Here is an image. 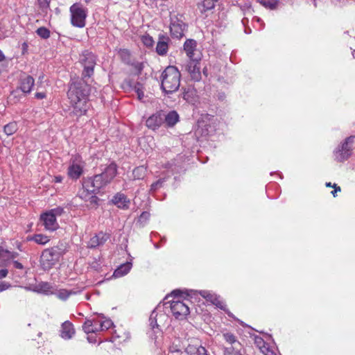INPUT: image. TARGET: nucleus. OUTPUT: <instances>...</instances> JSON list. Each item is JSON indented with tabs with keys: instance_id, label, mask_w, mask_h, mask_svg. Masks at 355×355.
<instances>
[{
	"instance_id": "23",
	"label": "nucleus",
	"mask_w": 355,
	"mask_h": 355,
	"mask_svg": "<svg viewBox=\"0 0 355 355\" xmlns=\"http://www.w3.org/2000/svg\"><path fill=\"white\" fill-rule=\"evenodd\" d=\"M164 123L168 127H173L179 121V115L175 111H171L167 114L163 112Z\"/></svg>"
},
{
	"instance_id": "5",
	"label": "nucleus",
	"mask_w": 355,
	"mask_h": 355,
	"mask_svg": "<svg viewBox=\"0 0 355 355\" xmlns=\"http://www.w3.org/2000/svg\"><path fill=\"white\" fill-rule=\"evenodd\" d=\"M162 77L161 87L165 93H173L180 87L181 75L177 67L174 66L166 67Z\"/></svg>"
},
{
	"instance_id": "32",
	"label": "nucleus",
	"mask_w": 355,
	"mask_h": 355,
	"mask_svg": "<svg viewBox=\"0 0 355 355\" xmlns=\"http://www.w3.org/2000/svg\"><path fill=\"white\" fill-rule=\"evenodd\" d=\"M223 338L227 343L231 345L230 347H241L240 343L236 340L234 335L231 333H225L223 334Z\"/></svg>"
},
{
	"instance_id": "63",
	"label": "nucleus",
	"mask_w": 355,
	"mask_h": 355,
	"mask_svg": "<svg viewBox=\"0 0 355 355\" xmlns=\"http://www.w3.org/2000/svg\"><path fill=\"white\" fill-rule=\"evenodd\" d=\"M256 20H257V21H261V19H260V18H259V17H256Z\"/></svg>"
},
{
	"instance_id": "45",
	"label": "nucleus",
	"mask_w": 355,
	"mask_h": 355,
	"mask_svg": "<svg viewBox=\"0 0 355 355\" xmlns=\"http://www.w3.org/2000/svg\"><path fill=\"white\" fill-rule=\"evenodd\" d=\"M119 53H120L121 57L125 61H128L129 53H128V51L127 50H125V49L121 50Z\"/></svg>"
},
{
	"instance_id": "35",
	"label": "nucleus",
	"mask_w": 355,
	"mask_h": 355,
	"mask_svg": "<svg viewBox=\"0 0 355 355\" xmlns=\"http://www.w3.org/2000/svg\"><path fill=\"white\" fill-rule=\"evenodd\" d=\"M224 355H243L241 352V347H226L224 348Z\"/></svg>"
},
{
	"instance_id": "43",
	"label": "nucleus",
	"mask_w": 355,
	"mask_h": 355,
	"mask_svg": "<svg viewBox=\"0 0 355 355\" xmlns=\"http://www.w3.org/2000/svg\"><path fill=\"white\" fill-rule=\"evenodd\" d=\"M168 37L165 36L163 34L159 35V40L157 42V44L161 45V44H168Z\"/></svg>"
},
{
	"instance_id": "46",
	"label": "nucleus",
	"mask_w": 355,
	"mask_h": 355,
	"mask_svg": "<svg viewBox=\"0 0 355 355\" xmlns=\"http://www.w3.org/2000/svg\"><path fill=\"white\" fill-rule=\"evenodd\" d=\"M10 287V284L6 282H0V292L7 290Z\"/></svg>"
},
{
	"instance_id": "56",
	"label": "nucleus",
	"mask_w": 355,
	"mask_h": 355,
	"mask_svg": "<svg viewBox=\"0 0 355 355\" xmlns=\"http://www.w3.org/2000/svg\"><path fill=\"white\" fill-rule=\"evenodd\" d=\"M5 56L3 53V52L1 51V50H0V61H2L3 59H4Z\"/></svg>"
},
{
	"instance_id": "57",
	"label": "nucleus",
	"mask_w": 355,
	"mask_h": 355,
	"mask_svg": "<svg viewBox=\"0 0 355 355\" xmlns=\"http://www.w3.org/2000/svg\"><path fill=\"white\" fill-rule=\"evenodd\" d=\"M326 186H327V187H333V185L331 184V182H327V183H326Z\"/></svg>"
},
{
	"instance_id": "18",
	"label": "nucleus",
	"mask_w": 355,
	"mask_h": 355,
	"mask_svg": "<svg viewBox=\"0 0 355 355\" xmlns=\"http://www.w3.org/2000/svg\"><path fill=\"white\" fill-rule=\"evenodd\" d=\"M116 166L115 164H110L107 166L104 171L98 174V175H102L103 182L105 185L110 183L113 178L116 176Z\"/></svg>"
},
{
	"instance_id": "60",
	"label": "nucleus",
	"mask_w": 355,
	"mask_h": 355,
	"mask_svg": "<svg viewBox=\"0 0 355 355\" xmlns=\"http://www.w3.org/2000/svg\"><path fill=\"white\" fill-rule=\"evenodd\" d=\"M211 131L208 130V128L206 129V132L205 135H208Z\"/></svg>"
},
{
	"instance_id": "42",
	"label": "nucleus",
	"mask_w": 355,
	"mask_h": 355,
	"mask_svg": "<svg viewBox=\"0 0 355 355\" xmlns=\"http://www.w3.org/2000/svg\"><path fill=\"white\" fill-rule=\"evenodd\" d=\"M168 51V46H156V52L160 55H164Z\"/></svg>"
},
{
	"instance_id": "36",
	"label": "nucleus",
	"mask_w": 355,
	"mask_h": 355,
	"mask_svg": "<svg viewBox=\"0 0 355 355\" xmlns=\"http://www.w3.org/2000/svg\"><path fill=\"white\" fill-rule=\"evenodd\" d=\"M195 91L193 89L189 88L187 90H184L182 94L183 98L188 103H193L194 101Z\"/></svg>"
},
{
	"instance_id": "50",
	"label": "nucleus",
	"mask_w": 355,
	"mask_h": 355,
	"mask_svg": "<svg viewBox=\"0 0 355 355\" xmlns=\"http://www.w3.org/2000/svg\"><path fill=\"white\" fill-rule=\"evenodd\" d=\"M13 266L15 268H17V269H23V268H24L23 265L17 261H15L13 262Z\"/></svg>"
},
{
	"instance_id": "48",
	"label": "nucleus",
	"mask_w": 355,
	"mask_h": 355,
	"mask_svg": "<svg viewBox=\"0 0 355 355\" xmlns=\"http://www.w3.org/2000/svg\"><path fill=\"white\" fill-rule=\"evenodd\" d=\"M8 270L6 269H1L0 270V279H3L6 277L8 275Z\"/></svg>"
},
{
	"instance_id": "8",
	"label": "nucleus",
	"mask_w": 355,
	"mask_h": 355,
	"mask_svg": "<svg viewBox=\"0 0 355 355\" xmlns=\"http://www.w3.org/2000/svg\"><path fill=\"white\" fill-rule=\"evenodd\" d=\"M165 309H170L173 315L176 319L182 320L189 313L188 304L179 299L168 300L163 304Z\"/></svg>"
},
{
	"instance_id": "58",
	"label": "nucleus",
	"mask_w": 355,
	"mask_h": 355,
	"mask_svg": "<svg viewBox=\"0 0 355 355\" xmlns=\"http://www.w3.org/2000/svg\"><path fill=\"white\" fill-rule=\"evenodd\" d=\"M203 123H204V121H202V122L199 121V122H198V126H199V127L205 126V125H203Z\"/></svg>"
},
{
	"instance_id": "14",
	"label": "nucleus",
	"mask_w": 355,
	"mask_h": 355,
	"mask_svg": "<svg viewBox=\"0 0 355 355\" xmlns=\"http://www.w3.org/2000/svg\"><path fill=\"white\" fill-rule=\"evenodd\" d=\"M187 295H200L202 297L206 299L208 302H211L213 304H215L217 307L220 309H225V305L224 303L220 300L219 297L217 296L214 293L209 291H190V293H188V291H186Z\"/></svg>"
},
{
	"instance_id": "1",
	"label": "nucleus",
	"mask_w": 355,
	"mask_h": 355,
	"mask_svg": "<svg viewBox=\"0 0 355 355\" xmlns=\"http://www.w3.org/2000/svg\"><path fill=\"white\" fill-rule=\"evenodd\" d=\"M90 92L89 85L83 78L73 81L68 91V98L72 108L71 114L77 118L86 114L89 107L88 96Z\"/></svg>"
},
{
	"instance_id": "59",
	"label": "nucleus",
	"mask_w": 355,
	"mask_h": 355,
	"mask_svg": "<svg viewBox=\"0 0 355 355\" xmlns=\"http://www.w3.org/2000/svg\"><path fill=\"white\" fill-rule=\"evenodd\" d=\"M203 73L207 76V69L206 68H204L203 69Z\"/></svg>"
},
{
	"instance_id": "22",
	"label": "nucleus",
	"mask_w": 355,
	"mask_h": 355,
	"mask_svg": "<svg viewBox=\"0 0 355 355\" xmlns=\"http://www.w3.org/2000/svg\"><path fill=\"white\" fill-rule=\"evenodd\" d=\"M26 289L45 295L53 293L51 291V286L48 282H40L38 284L35 285L33 288H26Z\"/></svg>"
},
{
	"instance_id": "12",
	"label": "nucleus",
	"mask_w": 355,
	"mask_h": 355,
	"mask_svg": "<svg viewBox=\"0 0 355 355\" xmlns=\"http://www.w3.org/2000/svg\"><path fill=\"white\" fill-rule=\"evenodd\" d=\"M71 13V23L73 26L83 28L85 26L87 10L80 3H73L69 8Z\"/></svg>"
},
{
	"instance_id": "34",
	"label": "nucleus",
	"mask_w": 355,
	"mask_h": 355,
	"mask_svg": "<svg viewBox=\"0 0 355 355\" xmlns=\"http://www.w3.org/2000/svg\"><path fill=\"white\" fill-rule=\"evenodd\" d=\"M72 294H75V292H73L72 291H68L66 289H60L55 293L56 297L61 300H67L69 297Z\"/></svg>"
},
{
	"instance_id": "10",
	"label": "nucleus",
	"mask_w": 355,
	"mask_h": 355,
	"mask_svg": "<svg viewBox=\"0 0 355 355\" xmlns=\"http://www.w3.org/2000/svg\"><path fill=\"white\" fill-rule=\"evenodd\" d=\"M63 212V209L55 208L44 213L40 216V221L42 225L48 231H55L59 227L56 220L57 216H60Z\"/></svg>"
},
{
	"instance_id": "44",
	"label": "nucleus",
	"mask_w": 355,
	"mask_h": 355,
	"mask_svg": "<svg viewBox=\"0 0 355 355\" xmlns=\"http://www.w3.org/2000/svg\"><path fill=\"white\" fill-rule=\"evenodd\" d=\"M150 218V213L147 211H144L141 213L139 217V221L141 223L146 222Z\"/></svg>"
},
{
	"instance_id": "54",
	"label": "nucleus",
	"mask_w": 355,
	"mask_h": 355,
	"mask_svg": "<svg viewBox=\"0 0 355 355\" xmlns=\"http://www.w3.org/2000/svg\"><path fill=\"white\" fill-rule=\"evenodd\" d=\"M62 177L61 175H58V176H55L54 178V182H58V183H60L62 181Z\"/></svg>"
},
{
	"instance_id": "49",
	"label": "nucleus",
	"mask_w": 355,
	"mask_h": 355,
	"mask_svg": "<svg viewBox=\"0 0 355 355\" xmlns=\"http://www.w3.org/2000/svg\"><path fill=\"white\" fill-rule=\"evenodd\" d=\"M35 97H36L37 98H38V99H42V98H45V97H46V94H45V93H44V92H37V93L35 94Z\"/></svg>"
},
{
	"instance_id": "7",
	"label": "nucleus",
	"mask_w": 355,
	"mask_h": 355,
	"mask_svg": "<svg viewBox=\"0 0 355 355\" xmlns=\"http://www.w3.org/2000/svg\"><path fill=\"white\" fill-rule=\"evenodd\" d=\"M61 254L60 250L57 247L44 250L40 257V265L42 269L50 270L59 261Z\"/></svg>"
},
{
	"instance_id": "25",
	"label": "nucleus",
	"mask_w": 355,
	"mask_h": 355,
	"mask_svg": "<svg viewBox=\"0 0 355 355\" xmlns=\"http://www.w3.org/2000/svg\"><path fill=\"white\" fill-rule=\"evenodd\" d=\"M34 85V79L30 76H27L22 78L20 83V89L24 93H29Z\"/></svg>"
},
{
	"instance_id": "17",
	"label": "nucleus",
	"mask_w": 355,
	"mask_h": 355,
	"mask_svg": "<svg viewBox=\"0 0 355 355\" xmlns=\"http://www.w3.org/2000/svg\"><path fill=\"white\" fill-rule=\"evenodd\" d=\"M254 343L264 355H279L276 353V349L270 347L260 336H255Z\"/></svg>"
},
{
	"instance_id": "24",
	"label": "nucleus",
	"mask_w": 355,
	"mask_h": 355,
	"mask_svg": "<svg viewBox=\"0 0 355 355\" xmlns=\"http://www.w3.org/2000/svg\"><path fill=\"white\" fill-rule=\"evenodd\" d=\"M185 351L189 355H207L206 349L198 345H189Z\"/></svg>"
},
{
	"instance_id": "20",
	"label": "nucleus",
	"mask_w": 355,
	"mask_h": 355,
	"mask_svg": "<svg viewBox=\"0 0 355 355\" xmlns=\"http://www.w3.org/2000/svg\"><path fill=\"white\" fill-rule=\"evenodd\" d=\"M75 334L73 325L69 321L62 323L60 330V336L64 340L71 339Z\"/></svg>"
},
{
	"instance_id": "51",
	"label": "nucleus",
	"mask_w": 355,
	"mask_h": 355,
	"mask_svg": "<svg viewBox=\"0 0 355 355\" xmlns=\"http://www.w3.org/2000/svg\"><path fill=\"white\" fill-rule=\"evenodd\" d=\"M182 292L180 290H175L171 293V296L174 295L176 297L180 296Z\"/></svg>"
},
{
	"instance_id": "52",
	"label": "nucleus",
	"mask_w": 355,
	"mask_h": 355,
	"mask_svg": "<svg viewBox=\"0 0 355 355\" xmlns=\"http://www.w3.org/2000/svg\"><path fill=\"white\" fill-rule=\"evenodd\" d=\"M40 5L42 7H47L49 6V1L48 0H39Z\"/></svg>"
},
{
	"instance_id": "26",
	"label": "nucleus",
	"mask_w": 355,
	"mask_h": 355,
	"mask_svg": "<svg viewBox=\"0 0 355 355\" xmlns=\"http://www.w3.org/2000/svg\"><path fill=\"white\" fill-rule=\"evenodd\" d=\"M131 268L132 263L130 262L121 264L114 270L113 276L116 278L121 277L127 275L130 272Z\"/></svg>"
},
{
	"instance_id": "16",
	"label": "nucleus",
	"mask_w": 355,
	"mask_h": 355,
	"mask_svg": "<svg viewBox=\"0 0 355 355\" xmlns=\"http://www.w3.org/2000/svg\"><path fill=\"white\" fill-rule=\"evenodd\" d=\"M164 123L163 112H157L150 116L146 121V126L153 130H157Z\"/></svg>"
},
{
	"instance_id": "37",
	"label": "nucleus",
	"mask_w": 355,
	"mask_h": 355,
	"mask_svg": "<svg viewBox=\"0 0 355 355\" xmlns=\"http://www.w3.org/2000/svg\"><path fill=\"white\" fill-rule=\"evenodd\" d=\"M130 86L133 87L134 90L137 93L138 99L139 101H144V92L142 85L140 83H136L134 86H132V85L130 84Z\"/></svg>"
},
{
	"instance_id": "38",
	"label": "nucleus",
	"mask_w": 355,
	"mask_h": 355,
	"mask_svg": "<svg viewBox=\"0 0 355 355\" xmlns=\"http://www.w3.org/2000/svg\"><path fill=\"white\" fill-rule=\"evenodd\" d=\"M168 355H186L180 347L173 343L170 346Z\"/></svg>"
},
{
	"instance_id": "4",
	"label": "nucleus",
	"mask_w": 355,
	"mask_h": 355,
	"mask_svg": "<svg viewBox=\"0 0 355 355\" xmlns=\"http://www.w3.org/2000/svg\"><path fill=\"white\" fill-rule=\"evenodd\" d=\"M202 46H184V50L190 59L187 66V70L191 79L199 81L201 79L200 61L202 57Z\"/></svg>"
},
{
	"instance_id": "28",
	"label": "nucleus",
	"mask_w": 355,
	"mask_h": 355,
	"mask_svg": "<svg viewBox=\"0 0 355 355\" xmlns=\"http://www.w3.org/2000/svg\"><path fill=\"white\" fill-rule=\"evenodd\" d=\"M261 6L270 10H275L279 4V0H257Z\"/></svg>"
},
{
	"instance_id": "40",
	"label": "nucleus",
	"mask_w": 355,
	"mask_h": 355,
	"mask_svg": "<svg viewBox=\"0 0 355 355\" xmlns=\"http://www.w3.org/2000/svg\"><path fill=\"white\" fill-rule=\"evenodd\" d=\"M141 41L143 44H153L155 41L153 39V37L149 34H144L141 37Z\"/></svg>"
},
{
	"instance_id": "64",
	"label": "nucleus",
	"mask_w": 355,
	"mask_h": 355,
	"mask_svg": "<svg viewBox=\"0 0 355 355\" xmlns=\"http://www.w3.org/2000/svg\"><path fill=\"white\" fill-rule=\"evenodd\" d=\"M171 296H166L165 300H167Z\"/></svg>"
},
{
	"instance_id": "19",
	"label": "nucleus",
	"mask_w": 355,
	"mask_h": 355,
	"mask_svg": "<svg viewBox=\"0 0 355 355\" xmlns=\"http://www.w3.org/2000/svg\"><path fill=\"white\" fill-rule=\"evenodd\" d=\"M109 234L101 232L90 239L88 242V247L93 248L103 245L109 239Z\"/></svg>"
},
{
	"instance_id": "31",
	"label": "nucleus",
	"mask_w": 355,
	"mask_h": 355,
	"mask_svg": "<svg viewBox=\"0 0 355 355\" xmlns=\"http://www.w3.org/2000/svg\"><path fill=\"white\" fill-rule=\"evenodd\" d=\"M18 129L17 124L15 121H12L3 126V132L7 136L15 134Z\"/></svg>"
},
{
	"instance_id": "29",
	"label": "nucleus",
	"mask_w": 355,
	"mask_h": 355,
	"mask_svg": "<svg viewBox=\"0 0 355 355\" xmlns=\"http://www.w3.org/2000/svg\"><path fill=\"white\" fill-rule=\"evenodd\" d=\"M28 240L33 241L36 243L40 245H45L50 241L49 236L42 234H35L33 236L30 237Z\"/></svg>"
},
{
	"instance_id": "53",
	"label": "nucleus",
	"mask_w": 355,
	"mask_h": 355,
	"mask_svg": "<svg viewBox=\"0 0 355 355\" xmlns=\"http://www.w3.org/2000/svg\"><path fill=\"white\" fill-rule=\"evenodd\" d=\"M183 44H196V41L191 39H186Z\"/></svg>"
},
{
	"instance_id": "13",
	"label": "nucleus",
	"mask_w": 355,
	"mask_h": 355,
	"mask_svg": "<svg viewBox=\"0 0 355 355\" xmlns=\"http://www.w3.org/2000/svg\"><path fill=\"white\" fill-rule=\"evenodd\" d=\"M96 56L92 52L84 51L80 55V62L83 67V78H90L94 73V67L96 65Z\"/></svg>"
},
{
	"instance_id": "61",
	"label": "nucleus",
	"mask_w": 355,
	"mask_h": 355,
	"mask_svg": "<svg viewBox=\"0 0 355 355\" xmlns=\"http://www.w3.org/2000/svg\"><path fill=\"white\" fill-rule=\"evenodd\" d=\"M353 57L355 58V49H354L352 52Z\"/></svg>"
},
{
	"instance_id": "47",
	"label": "nucleus",
	"mask_w": 355,
	"mask_h": 355,
	"mask_svg": "<svg viewBox=\"0 0 355 355\" xmlns=\"http://www.w3.org/2000/svg\"><path fill=\"white\" fill-rule=\"evenodd\" d=\"M333 187L334 188V191H331V193L334 196V197H336L337 192L340 191V187L337 186L336 184L333 185Z\"/></svg>"
},
{
	"instance_id": "6",
	"label": "nucleus",
	"mask_w": 355,
	"mask_h": 355,
	"mask_svg": "<svg viewBox=\"0 0 355 355\" xmlns=\"http://www.w3.org/2000/svg\"><path fill=\"white\" fill-rule=\"evenodd\" d=\"M111 320L105 318L102 315H98L92 319H87L83 325V329L87 334L97 333L98 331L109 329L112 327Z\"/></svg>"
},
{
	"instance_id": "41",
	"label": "nucleus",
	"mask_w": 355,
	"mask_h": 355,
	"mask_svg": "<svg viewBox=\"0 0 355 355\" xmlns=\"http://www.w3.org/2000/svg\"><path fill=\"white\" fill-rule=\"evenodd\" d=\"M164 182V179H159L157 182L153 183L150 186V192H155L161 188Z\"/></svg>"
},
{
	"instance_id": "39",
	"label": "nucleus",
	"mask_w": 355,
	"mask_h": 355,
	"mask_svg": "<svg viewBox=\"0 0 355 355\" xmlns=\"http://www.w3.org/2000/svg\"><path fill=\"white\" fill-rule=\"evenodd\" d=\"M36 32L39 36L44 39L50 36V31L44 27L39 28Z\"/></svg>"
},
{
	"instance_id": "55",
	"label": "nucleus",
	"mask_w": 355,
	"mask_h": 355,
	"mask_svg": "<svg viewBox=\"0 0 355 355\" xmlns=\"http://www.w3.org/2000/svg\"><path fill=\"white\" fill-rule=\"evenodd\" d=\"M43 78H44V76H41L39 77L40 82H38L37 89H39V88L41 87Z\"/></svg>"
},
{
	"instance_id": "30",
	"label": "nucleus",
	"mask_w": 355,
	"mask_h": 355,
	"mask_svg": "<svg viewBox=\"0 0 355 355\" xmlns=\"http://www.w3.org/2000/svg\"><path fill=\"white\" fill-rule=\"evenodd\" d=\"M146 168L144 166H140L134 169L132 175L135 180H142L146 175Z\"/></svg>"
},
{
	"instance_id": "62",
	"label": "nucleus",
	"mask_w": 355,
	"mask_h": 355,
	"mask_svg": "<svg viewBox=\"0 0 355 355\" xmlns=\"http://www.w3.org/2000/svg\"><path fill=\"white\" fill-rule=\"evenodd\" d=\"M206 119L210 120L211 117L209 115L205 116V117Z\"/></svg>"
},
{
	"instance_id": "3",
	"label": "nucleus",
	"mask_w": 355,
	"mask_h": 355,
	"mask_svg": "<svg viewBox=\"0 0 355 355\" xmlns=\"http://www.w3.org/2000/svg\"><path fill=\"white\" fill-rule=\"evenodd\" d=\"M105 186L102 175L98 174L87 178L83 182V188L78 191V196L85 201L89 200L91 204H96L98 198L95 194Z\"/></svg>"
},
{
	"instance_id": "2",
	"label": "nucleus",
	"mask_w": 355,
	"mask_h": 355,
	"mask_svg": "<svg viewBox=\"0 0 355 355\" xmlns=\"http://www.w3.org/2000/svg\"><path fill=\"white\" fill-rule=\"evenodd\" d=\"M164 306L158 305L151 313L149 318L151 332L149 333L150 339L154 341L157 347H160L162 343V330L168 326L170 319L164 311Z\"/></svg>"
},
{
	"instance_id": "15",
	"label": "nucleus",
	"mask_w": 355,
	"mask_h": 355,
	"mask_svg": "<svg viewBox=\"0 0 355 355\" xmlns=\"http://www.w3.org/2000/svg\"><path fill=\"white\" fill-rule=\"evenodd\" d=\"M185 24L178 18H171L170 31L171 37L173 40V42L179 41L184 36V31L185 30Z\"/></svg>"
},
{
	"instance_id": "27",
	"label": "nucleus",
	"mask_w": 355,
	"mask_h": 355,
	"mask_svg": "<svg viewBox=\"0 0 355 355\" xmlns=\"http://www.w3.org/2000/svg\"><path fill=\"white\" fill-rule=\"evenodd\" d=\"M217 1L218 0H202L201 3L198 4V8L202 13L205 12L214 8L215 2Z\"/></svg>"
},
{
	"instance_id": "21",
	"label": "nucleus",
	"mask_w": 355,
	"mask_h": 355,
	"mask_svg": "<svg viewBox=\"0 0 355 355\" xmlns=\"http://www.w3.org/2000/svg\"><path fill=\"white\" fill-rule=\"evenodd\" d=\"M112 202L120 209H126L129 207L130 201L126 196L121 193H116L112 198Z\"/></svg>"
},
{
	"instance_id": "11",
	"label": "nucleus",
	"mask_w": 355,
	"mask_h": 355,
	"mask_svg": "<svg viewBox=\"0 0 355 355\" xmlns=\"http://www.w3.org/2000/svg\"><path fill=\"white\" fill-rule=\"evenodd\" d=\"M85 166V162L80 156L72 157L67 168L68 177L73 180H77L83 174Z\"/></svg>"
},
{
	"instance_id": "33",
	"label": "nucleus",
	"mask_w": 355,
	"mask_h": 355,
	"mask_svg": "<svg viewBox=\"0 0 355 355\" xmlns=\"http://www.w3.org/2000/svg\"><path fill=\"white\" fill-rule=\"evenodd\" d=\"M16 254L0 246V259L6 261L15 257Z\"/></svg>"
},
{
	"instance_id": "9",
	"label": "nucleus",
	"mask_w": 355,
	"mask_h": 355,
	"mask_svg": "<svg viewBox=\"0 0 355 355\" xmlns=\"http://www.w3.org/2000/svg\"><path fill=\"white\" fill-rule=\"evenodd\" d=\"M355 137H347L343 143L339 145L334 151V159L337 162H344L352 155Z\"/></svg>"
}]
</instances>
